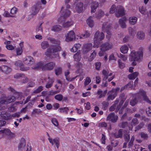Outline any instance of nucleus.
<instances>
[{"label":"nucleus","instance_id":"1","mask_svg":"<svg viewBox=\"0 0 151 151\" xmlns=\"http://www.w3.org/2000/svg\"><path fill=\"white\" fill-rule=\"evenodd\" d=\"M143 49L142 47H140L136 52L135 50L132 51L129 55L131 60L134 61L140 60L143 56Z\"/></svg>","mask_w":151,"mask_h":151},{"label":"nucleus","instance_id":"2","mask_svg":"<svg viewBox=\"0 0 151 151\" xmlns=\"http://www.w3.org/2000/svg\"><path fill=\"white\" fill-rule=\"evenodd\" d=\"M104 38V35L102 32L100 34L99 32L97 31L94 35V38L93 47H98L100 44V41L103 40Z\"/></svg>","mask_w":151,"mask_h":151},{"label":"nucleus","instance_id":"3","mask_svg":"<svg viewBox=\"0 0 151 151\" xmlns=\"http://www.w3.org/2000/svg\"><path fill=\"white\" fill-rule=\"evenodd\" d=\"M70 7V5L63 6L62 7L61 10V17H69L70 14V11L68 9Z\"/></svg>","mask_w":151,"mask_h":151},{"label":"nucleus","instance_id":"4","mask_svg":"<svg viewBox=\"0 0 151 151\" xmlns=\"http://www.w3.org/2000/svg\"><path fill=\"white\" fill-rule=\"evenodd\" d=\"M61 50V47L59 46H51L47 49L45 54L46 55H48V53H52L58 52Z\"/></svg>","mask_w":151,"mask_h":151},{"label":"nucleus","instance_id":"5","mask_svg":"<svg viewBox=\"0 0 151 151\" xmlns=\"http://www.w3.org/2000/svg\"><path fill=\"white\" fill-rule=\"evenodd\" d=\"M41 5L40 2H38L32 7L31 12L32 15H35L38 12L40 9Z\"/></svg>","mask_w":151,"mask_h":151},{"label":"nucleus","instance_id":"6","mask_svg":"<svg viewBox=\"0 0 151 151\" xmlns=\"http://www.w3.org/2000/svg\"><path fill=\"white\" fill-rule=\"evenodd\" d=\"M111 24L107 22L103 23L102 25V29L104 32H106L109 35L111 34Z\"/></svg>","mask_w":151,"mask_h":151},{"label":"nucleus","instance_id":"7","mask_svg":"<svg viewBox=\"0 0 151 151\" xmlns=\"http://www.w3.org/2000/svg\"><path fill=\"white\" fill-rule=\"evenodd\" d=\"M75 9L76 12L80 13L83 12V3L81 1H77L75 2Z\"/></svg>","mask_w":151,"mask_h":151},{"label":"nucleus","instance_id":"8","mask_svg":"<svg viewBox=\"0 0 151 151\" xmlns=\"http://www.w3.org/2000/svg\"><path fill=\"white\" fill-rule=\"evenodd\" d=\"M44 66V63L40 61L34 64L32 67V68L35 70H40L41 69H42V70H45V68Z\"/></svg>","mask_w":151,"mask_h":151},{"label":"nucleus","instance_id":"9","mask_svg":"<svg viewBox=\"0 0 151 151\" xmlns=\"http://www.w3.org/2000/svg\"><path fill=\"white\" fill-rule=\"evenodd\" d=\"M23 62L27 65L30 66L35 62L33 57L31 56H27L25 57L23 60Z\"/></svg>","mask_w":151,"mask_h":151},{"label":"nucleus","instance_id":"10","mask_svg":"<svg viewBox=\"0 0 151 151\" xmlns=\"http://www.w3.org/2000/svg\"><path fill=\"white\" fill-rule=\"evenodd\" d=\"M116 16L117 17L122 16L124 14V11L123 7L120 6H118L116 7Z\"/></svg>","mask_w":151,"mask_h":151},{"label":"nucleus","instance_id":"11","mask_svg":"<svg viewBox=\"0 0 151 151\" xmlns=\"http://www.w3.org/2000/svg\"><path fill=\"white\" fill-rule=\"evenodd\" d=\"M118 118V116L115 115L114 113H112L109 114L107 116L106 119L110 121L112 123L116 122Z\"/></svg>","mask_w":151,"mask_h":151},{"label":"nucleus","instance_id":"12","mask_svg":"<svg viewBox=\"0 0 151 151\" xmlns=\"http://www.w3.org/2000/svg\"><path fill=\"white\" fill-rule=\"evenodd\" d=\"M75 33L73 31H69L65 35V40L67 42L72 41L75 37Z\"/></svg>","mask_w":151,"mask_h":151},{"label":"nucleus","instance_id":"13","mask_svg":"<svg viewBox=\"0 0 151 151\" xmlns=\"http://www.w3.org/2000/svg\"><path fill=\"white\" fill-rule=\"evenodd\" d=\"M113 47V45L111 43L106 42L102 45L101 46V50L106 51Z\"/></svg>","mask_w":151,"mask_h":151},{"label":"nucleus","instance_id":"14","mask_svg":"<svg viewBox=\"0 0 151 151\" xmlns=\"http://www.w3.org/2000/svg\"><path fill=\"white\" fill-rule=\"evenodd\" d=\"M138 94L141 95L143 98L144 100L147 102L151 104V101L149 100L148 98L146 95V93L144 91L140 90L139 91Z\"/></svg>","mask_w":151,"mask_h":151},{"label":"nucleus","instance_id":"15","mask_svg":"<svg viewBox=\"0 0 151 151\" xmlns=\"http://www.w3.org/2000/svg\"><path fill=\"white\" fill-rule=\"evenodd\" d=\"M0 70H1L2 72L6 74H9L12 71L11 68L6 65L1 66L0 67Z\"/></svg>","mask_w":151,"mask_h":151},{"label":"nucleus","instance_id":"16","mask_svg":"<svg viewBox=\"0 0 151 151\" xmlns=\"http://www.w3.org/2000/svg\"><path fill=\"white\" fill-rule=\"evenodd\" d=\"M48 139L50 142L52 144V145H53V142H54L55 144L57 147L58 148L60 142L59 138H55L53 139L51 138H48Z\"/></svg>","mask_w":151,"mask_h":151},{"label":"nucleus","instance_id":"17","mask_svg":"<svg viewBox=\"0 0 151 151\" xmlns=\"http://www.w3.org/2000/svg\"><path fill=\"white\" fill-rule=\"evenodd\" d=\"M55 63L54 62H50L44 65L45 70H52L55 66Z\"/></svg>","mask_w":151,"mask_h":151},{"label":"nucleus","instance_id":"18","mask_svg":"<svg viewBox=\"0 0 151 151\" xmlns=\"http://www.w3.org/2000/svg\"><path fill=\"white\" fill-rule=\"evenodd\" d=\"M92 47V45L91 43H88L84 45L83 52L84 53H86L91 50Z\"/></svg>","mask_w":151,"mask_h":151},{"label":"nucleus","instance_id":"19","mask_svg":"<svg viewBox=\"0 0 151 151\" xmlns=\"http://www.w3.org/2000/svg\"><path fill=\"white\" fill-rule=\"evenodd\" d=\"M98 2L96 1H93L91 5V13H94L96 11L97 8L98 7Z\"/></svg>","mask_w":151,"mask_h":151},{"label":"nucleus","instance_id":"20","mask_svg":"<svg viewBox=\"0 0 151 151\" xmlns=\"http://www.w3.org/2000/svg\"><path fill=\"white\" fill-rule=\"evenodd\" d=\"M26 145L25 140L24 138H22L19 142L18 146L19 150H22Z\"/></svg>","mask_w":151,"mask_h":151},{"label":"nucleus","instance_id":"21","mask_svg":"<svg viewBox=\"0 0 151 151\" xmlns=\"http://www.w3.org/2000/svg\"><path fill=\"white\" fill-rule=\"evenodd\" d=\"M145 33L142 31H139L137 32V38L139 40H143L145 39Z\"/></svg>","mask_w":151,"mask_h":151},{"label":"nucleus","instance_id":"22","mask_svg":"<svg viewBox=\"0 0 151 151\" xmlns=\"http://www.w3.org/2000/svg\"><path fill=\"white\" fill-rule=\"evenodd\" d=\"M123 129H119L118 132L115 133L114 134V137L116 138H121L123 136Z\"/></svg>","mask_w":151,"mask_h":151},{"label":"nucleus","instance_id":"23","mask_svg":"<svg viewBox=\"0 0 151 151\" xmlns=\"http://www.w3.org/2000/svg\"><path fill=\"white\" fill-rule=\"evenodd\" d=\"M137 18L135 17H129V21L130 24L132 25L135 24L137 22Z\"/></svg>","mask_w":151,"mask_h":151},{"label":"nucleus","instance_id":"24","mask_svg":"<svg viewBox=\"0 0 151 151\" xmlns=\"http://www.w3.org/2000/svg\"><path fill=\"white\" fill-rule=\"evenodd\" d=\"M86 22L87 24L90 27H92L94 25V21L93 17L91 16L87 20Z\"/></svg>","mask_w":151,"mask_h":151},{"label":"nucleus","instance_id":"25","mask_svg":"<svg viewBox=\"0 0 151 151\" xmlns=\"http://www.w3.org/2000/svg\"><path fill=\"white\" fill-rule=\"evenodd\" d=\"M73 24V21L72 20H70L63 23L62 25L64 27H68L72 25Z\"/></svg>","mask_w":151,"mask_h":151},{"label":"nucleus","instance_id":"26","mask_svg":"<svg viewBox=\"0 0 151 151\" xmlns=\"http://www.w3.org/2000/svg\"><path fill=\"white\" fill-rule=\"evenodd\" d=\"M48 79L49 80L45 85V87L47 88H51L54 82V81L52 79H50L49 78H48Z\"/></svg>","mask_w":151,"mask_h":151},{"label":"nucleus","instance_id":"27","mask_svg":"<svg viewBox=\"0 0 151 151\" xmlns=\"http://www.w3.org/2000/svg\"><path fill=\"white\" fill-rule=\"evenodd\" d=\"M139 74L138 73L135 72L132 74H129L128 76V77L130 80H133Z\"/></svg>","mask_w":151,"mask_h":151},{"label":"nucleus","instance_id":"28","mask_svg":"<svg viewBox=\"0 0 151 151\" xmlns=\"http://www.w3.org/2000/svg\"><path fill=\"white\" fill-rule=\"evenodd\" d=\"M42 112V111L39 109H33V111L31 113V116H34L36 115V114H39Z\"/></svg>","mask_w":151,"mask_h":151},{"label":"nucleus","instance_id":"29","mask_svg":"<svg viewBox=\"0 0 151 151\" xmlns=\"http://www.w3.org/2000/svg\"><path fill=\"white\" fill-rule=\"evenodd\" d=\"M128 49L129 48L127 46L124 45L121 47L120 50L122 53L124 54H125L127 53Z\"/></svg>","mask_w":151,"mask_h":151},{"label":"nucleus","instance_id":"30","mask_svg":"<svg viewBox=\"0 0 151 151\" xmlns=\"http://www.w3.org/2000/svg\"><path fill=\"white\" fill-rule=\"evenodd\" d=\"M41 47L43 49L47 48L49 46V43L47 41H43L41 43Z\"/></svg>","mask_w":151,"mask_h":151},{"label":"nucleus","instance_id":"31","mask_svg":"<svg viewBox=\"0 0 151 151\" xmlns=\"http://www.w3.org/2000/svg\"><path fill=\"white\" fill-rule=\"evenodd\" d=\"M7 98L4 96H3L0 98V103L1 104H7Z\"/></svg>","mask_w":151,"mask_h":151},{"label":"nucleus","instance_id":"32","mask_svg":"<svg viewBox=\"0 0 151 151\" xmlns=\"http://www.w3.org/2000/svg\"><path fill=\"white\" fill-rule=\"evenodd\" d=\"M102 73L103 74L104 76L103 80L104 81H106L108 78V74L109 73V72L108 71L104 70H103Z\"/></svg>","mask_w":151,"mask_h":151},{"label":"nucleus","instance_id":"33","mask_svg":"<svg viewBox=\"0 0 151 151\" xmlns=\"http://www.w3.org/2000/svg\"><path fill=\"white\" fill-rule=\"evenodd\" d=\"M128 30L129 35L133 37L136 34V31L131 27H129Z\"/></svg>","mask_w":151,"mask_h":151},{"label":"nucleus","instance_id":"34","mask_svg":"<svg viewBox=\"0 0 151 151\" xmlns=\"http://www.w3.org/2000/svg\"><path fill=\"white\" fill-rule=\"evenodd\" d=\"M90 35V33L89 32L86 31L84 34L81 35L80 38V39H84L89 37Z\"/></svg>","mask_w":151,"mask_h":151},{"label":"nucleus","instance_id":"35","mask_svg":"<svg viewBox=\"0 0 151 151\" xmlns=\"http://www.w3.org/2000/svg\"><path fill=\"white\" fill-rule=\"evenodd\" d=\"M11 130L7 128H5L0 130V134L3 133L4 135L7 136Z\"/></svg>","mask_w":151,"mask_h":151},{"label":"nucleus","instance_id":"36","mask_svg":"<svg viewBox=\"0 0 151 151\" xmlns=\"http://www.w3.org/2000/svg\"><path fill=\"white\" fill-rule=\"evenodd\" d=\"M134 140V135H133L131 137V139L130 141L129 142L127 147L128 148H131L133 145V142Z\"/></svg>","mask_w":151,"mask_h":151},{"label":"nucleus","instance_id":"37","mask_svg":"<svg viewBox=\"0 0 151 151\" xmlns=\"http://www.w3.org/2000/svg\"><path fill=\"white\" fill-rule=\"evenodd\" d=\"M107 92L106 91H105L104 92L101 89H99L97 91V94L99 95V98H101L103 96H104L106 95Z\"/></svg>","mask_w":151,"mask_h":151},{"label":"nucleus","instance_id":"38","mask_svg":"<svg viewBox=\"0 0 151 151\" xmlns=\"http://www.w3.org/2000/svg\"><path fill=\"white\" fill-rule=\"evenodd\" d=\"M139 11L141 14L144 15H146L147 13V10L143 6L139 7Z\"/></svg>","mask_w":151,"mask_h":151},{"label":"nucleus","instance_id":"39","mask_svg":"<svg viewBox=\"0 0 151 151\" xmlns=\"http://www.w3.org/2000/svg\"><path fill=\"white\" fill-rule=\"evenodd\" d=\"M104 14V12L102 10H99L98 12L96 13V17L97 18H100Z\"/></svg>","mask_w":151,"mask_h":151},{"label":"nucleus","instance_id":"40","mask_svg":"<svg viewBox=\"0 0 151 151\" xmlns=\"http://www.w3.org/2000/svg\"><path fill=\"white\" fill-rule=\"evenodd\" d=\"M61 29V27L59 25H56L52 27L51 30L54 32H58Z\"/></svg>","mask_w":151,"mask_h":151},{"label":"nucleus","instance_id":"41","mask_svg":"<svg viewBox=\"0 0 151 151\" xmlns=\"http://www.w3.org/2000/svg\"><path fill=\"white\" fill-rule=\"evenodd\" d=\"M73 58L75 61L78 62L80 60L81 57L79 53L77 52L74 55Z\"/></svg>","mask_w":151,"mask_h":151},{"label":"nucleus","instance_id":"42","mask_svg":"<svg viewBox=\"0 0 151 151\" xmlns=\"http://www.w3.org/2000/svg\"><path fill=\"white\" fill-rule=\"evenodd\" d=\"M55 71L56 75L58 76L61 74L62 69L61 67H57L55 69Z\"/></svg>","mask_w":151,"mask_h":151},{"label":"nucleus","instance_id":"43","mask_svg":"<svg viewBox=\"0 0 151 151\" xmlns=\"http://www.w3.org/2000/svg\"><path fill=\"white\" fill-rule=\"evenodd\" d=\"M117 55L118 57L122 59L123 61H126L127 59V56L126 55L119 53L117 54Z\"/></svg>","mask_w":151,"mask_h":151},{"label":"nucleus","instance_id":"44","mask_svg":"<svg viewBox=\"0 0 151 151\" xmlns=\"http://www.w3.org/2000/svg\"><path fill=\"white\" fill-rule=\"evenodd\" d=\"M43 89V87L42 86H40L38 87L37 88L33 91V93H38L41 92Z\"/></svg>","mask_w":151,"mask_h":151},{"label":"nucleus","instance_id":"45","mask_svg":"<svg viewBox=\"0 0 151 151\" xmlns=\"http://www.w3.org/2000/svg\"><path fill=\"white\" fill-rule=\"evenodd\" d=\"M124 140L127 142H128L130 140V135L129 133H126L124 134Z\"/></svg>","mask_w":151,"mask_h":151},{"label":"nucleus","instance_id":"46","mask_svg":"<svg viewBox=\"0 0 151 151\" xmlns=\"http://www.w3.org/2000/svg\"><path fill=\"white\" fill-rule=\"evenodd\" d=\"M30 69V68L28 66H24L23 64L21 65L20 68V70L23 71H27Z\"/></svg>","mask_w":151,"mask_h":151},{"label":"nucleus","instance_id":"47","mask_svg":"<svg viewBox=\"0 0 151 151\" xmlns=\"http://www.w3.org/2000/svg\"><path fill=\"white\" fill-rule=\"evenodd\" d=\"M133 81H131L128 83L126 86H125L124 88H129L131 89H132L134 88V86L133 85Z\"/></svg>","mask_w":151,"mask_h":151},{"label":"nucleus","instance_id":"48","mask_svg":"<svg viewBox=\"0 0 151 151\" xmlns=\"http://www.w3.org/2000/svg\"><path fill=\"white\" fill-rule=\"evenodd\" d=\"M55 98L58 101H61L63 99V96L62 94H58L55 96Z\"/></svg>","mask_w":151,"mask_h":151},{"label":"nucleus","instance_id":"49","mask_svg":"<svg viewBox=\"0 0 151 151\" xmlns=\"http://www.w3.org/2000/svg\"><path fill=\"white\" fill-rule=\"evenodd\" d=\"M16 99V97L14 96H12L8 98H7V104H9L12 102L14 101H15Z\"/></svg>","mask_w":151,"mask_h":151},{"label":"nucleus","instance_id":"50","mask_svg":"<svg viewBox=\"0 0 151 151\" xmlns=\"http://www.w3.org/2000/svg\"><path fill=\"white\" fill-rule=\"evenodd\" d=\"M42 24L41 23L36 29V32L38 34L42 33V27L41 26Z\"/></svg>","mask_w":151,"mask_h":151},{"label":"nucleus","instance_id":"51","mask_svg":"<svg viewBox=\"0 0 151 151\" xmlns=\"http://www.w3.org/2000/svg\"><path fill=\"white\" fill-rule=\"evenodd\" d=\"M127 122H123L119 124V126L120 128H124L127 126Z\"/></svg>","mask_w":151,"mask_h":151},{"label":"nucleus","instance_id":"52","mask_svg":"<svg viewBox=\"0 0 151 151\" xmlns=\"http://www.w3.org/2000/svg\"><path fill=\"white\" fill-rule=\"evenodd\" d=\"M119 23L121 27L122 28H124L126 27V24L124 21L122 19H120L119 21Z\"/></svg>","mask_w":151,"mask_h":151},{"label":"nucleus","instance_id":"53","mask_svg":"<svg viewBox=\"0 0 151 151\" xmlns=\"http://www.w3.org/2000/svg\"><path fill=\"white\" fill-rule=\"evenodd\" d=\"M116 9V5L114 4L112 5L110 8V10L109 11L110 13L113 14L114 13Z\"/></svg>","mask_w":151,"mask_h":151},{"label":"nucleus","instance_id":"54","mask_svg":"<svg viewBox=\"0 0 151 151\" xmlns=\"http://www.w3.org/2000/svg\"><path fill=\"white\" fill-rule=\"evenodd\" d=\"M96 55V52L94 51L93 53H92L90 56L89 59L88 60L90 61H91L95 57Z\"/></svg>","mask_w":151,"mask_h":151},{"label":"nucleus","instance_id":"55","mask_svg":"<svg viewBox=\"0 0 151 151\" xmlns=\"http://www.w3.org/2000/svg\"><path fill=\"white\" fill-rule=\"evenodd\" d=\"M7 136L8 139L9 140H11L14 137L15 135L14 133L10 131Z\"/></svg>","mask_w":151,"mask_h":151},{"label":"nucleus","instance_id":"56","mask_svg":"<svg viewBox=\"0 0 151 151\" xmlns=\"http://www.w3.org/2000/svg\"><path fill=\"white\" fill-rule=\"evenodd\" d=\"M59 110L60 113L65 112L67 113L69 109L68 107H63L60 108Z\"/></svg>","mask_w":151,"mask_h":151},{"label":"nucleus","instance_id":"57","mask_svg":"<svg viewBox=\"0 0 151 151\" xmlns=\"http://www.w3.org/2000/svg\"><path fill=\"white\" fill-rule=\"evenodd\" d=\"M14 64L16 66L19 67L20 68L23 63L21 61L18 60L15 62Z\"/></svg>","mask_w":151,"mask_h":151},{"label":"nucleus","instance_id":"58","mask_svg":"<svg viewBox=\"0 0 151 151\" xmlns=\"http://www.w3.org/2000/svg\"><path fill=\"white\" fill-rule=\"evenodd\" d=\"M51 122L52 124L56 127H58V123L56 119L55 118L51 119Z\"/></svg>","mask_w":151,"mask_h":151},{"label":"nucleus","instance_id":"59","mask_svg":"<svg viewBox=\"0 0 151 151\" xmlns=\"http://www.w3.org/2000/svg\"><path fill=\"white\" fill-rule=\"evenodd\" d=\"M137 101L136 98H134L133 99H132L131 100L130 103V104L132 106H134L136 104H137Z\"/></svg>","mask_w":151,"mask_h":151},{"label":"nucleus","instance_id":"60","mask_svg":"<svg viewBox=\"0 0 151 151\" xmlns=\"http://www.w3.org/2000/svg\"><path fill=\"white\" fill-rule=\"evenodd\" d=\"M16 97L17 99H20L22 96V93L21 92H16L14 94Z\"/></svg>","mask_w":151,"mask_h":151},{"label":"nucleus","instance_id":"61","mask_svg":"<svg viewBox=\"0 0 151 151\" xmlns=\"http://www.w3.org/2000/svg\"><path fill=\"white\" fill-rule=\"evenodd\" d=\"M118 62L119 67L121 69H123L125 67L124 64L121 62V60L119 59L118 61Z\"/></svg>","mask_w":151,"mask_h":151},{"label":"nucleus","instance_id":"62","mask_svg":"<svg viewBox=\"0 0 151 151\" xmlns=\"http://www.w3.org/2000/svg\"><path fill=\"white\" fill-rule=\"evenodd\" d=\"M70 73L69 70H67L65 72V76L66 79L68 81L70 80V78L68 76Z\"/></svg>","mask_w":151,"mask_h":151},{"label":"nucleus","instance_id":"63","mask_svg":"<svg viewBox=\"0 0 151 151\" xmlns=\"http://www.w3.org/2000/svg\"><path fill=\"white\" fill-rule=\"evenodd\" d=\"M102 104L103 109L106 110V108L108 106L109 103L107 102L104 101L102 103Z\"/></svg>","mask_w":151,"mask_h":151},{"label":"nucleus","instance_id":"64","mask_svg":"<svg viewBox=\"0 0 151 151\" xmlns=\"http://www.w3.org/2000/svg\"><path fill=\"white\" fill-rule=\"evenodd\" d=\"M146 113L149 116H151V107H149L146 109Z\"/></svg>","mask_w":151,"mask_h":151}]
</instances>
